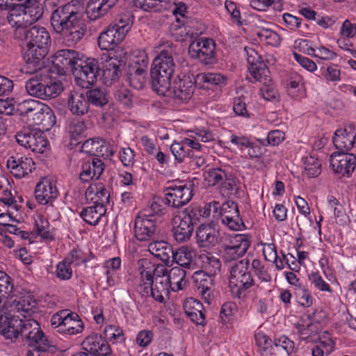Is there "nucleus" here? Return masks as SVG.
Wrapping results in <instances>:
<instances>
[{
    "mask_svg": "<svg viewBox=\"0 0 356 356\" xmlns=\"http://www.w3.org/2000/svg\"><path fill=\"white\" fill-rule=\"evenodd\" d=\"M103 141L99 138H91L86 140L81 146V152L89 155L104 154Z\"/></svg>",
    "mask_w": 356,
    "mask_h": 356,
    "instance_id": "nucleus-50",
    "label": "nucleus"
},
{
    "mask_svg": "<svg viewBox=\"0 0 356 356\" xmlns=\"http://www.w3.org/2000/svg\"><path fill=\"white\" fill-rule=\"evenodd\" d=\"M254 56H257V54L252 49L251 54L248 55L247 58L251 74L257 81L261 83L270 82L272 79L268 67L263 61L255 60Z\"/></svg>",
    "mask_w": 356,
    "mask_h": 356,
    "instance_id": "nucleus-28",
    "label": "nucleus"
},
{
    "mask_svg": "<svg viewBox=\"0 0 356 356\" xmlns=\"http://www.w3.org/2000/svg\"><path fill=\"white\" fill-rule=\"evenodd\" d=\"M30 122L33 124L41 126L43 129L49 130L55 124L56 116L49 106L40 102L31 115Z\"/></svg>",
    "mask_w": 356,
    "mask_h": 356,
    "instance_id": "nucleus-23",
    "label": "nucleus"
},
{
    "mask_svg": "<svg viewBox=\"0 0 356 356\" xmlns=\"http://www.w3.org/2000/svg\"><path fill=\"white\" fill-rule=\"evenodd\" d=\"M81 172L79 174V178L83 182H88L95 179H98L104 170V162L97 158H93L92 160H86L82 161Z\"/></svg>",
    "mask_w": 356,
    "mask_h": 356,
    "instance_id": "nucleus-24",
    "label": "nucleus"
},
{
    "mask_svg": "<svg viewBox=\"0 0 356 356\" xmlns=\"http://www.w3.org/2000/svg\"><path fill=\"white\" fill-rule=\"evenodd\" d=\"M249 265V259L244 258L235 262L231 267L229 288L234 298H241L254 284V279L248 270Z\"/></svg>",
    "mask_w": 356,
    "mask_h": 356,
    "instance_id": "nucleus-3",
    "label": "nucleus"
},
{
    "mask_svg": "<svg viewBox=\"0 0 356 356\" xmlns=\"http://www.w3.org/2000/svg\"><path fill=\"white\" fill-rule=\"evenodd\" d=\"M57 195L56 187L47 178L42 179L35 186V197L40 204H48L55 200Z\"/></svg>",
    "mask_w": 356,
    "mask_h": 356,
    "instance_id": "nucleus-25",
    "label": "nucleus"
},
{
    "mask_svg": "<svg viewBox=\"0 0 356 356\" xmlns=\"http://www.w3.org/2000/svg\"><path fill=\"white\" fill-rule=\"evenodd\" d=\"M38 346L39 344L29 345L31 349L27 351L26 356H45L47 354L52 355L57 351L56 346L50 340H48V343L43 348L38 347Z\"/></svg>",
    "mask_w": 356,
    "mask_h": 356,
    "instance_id": "nucleus-55",
    "label": "nucleus"
},
{
    "mask_svg": "<svg viewBox=\"0 0 356 356\" xmlns=\"http://www.w3.org/2000/svg\"><path fill=\"white\" fill-rule=\"evenodd\" d=\"M165 267L163 265H156L147 259L138 261V271L140 273V284L138 291L143 296H149V288L153 283L154 277L163 273Z\"/></svg>",
    "mask_w": 356,
    "mask_h": 356,
    "instance_id": "nucleus-11",
    "label": "nucleus"
},
{
    "mask_svg": "<svg viewBox=\"0 0 356 356\" xmlns=\"http://www.w3.org/2000/svg\"><path fill=\"white\" fill-rule=\"evenodd\" d=\"M17 323V337L21 335L28 345L39 344L38 347L43 348L48 343V337L42 330L39 323L32 318H20Z\"/></svg>",
    "mask_w": 356,
    "mask_h": 356,
    "instance_id": "nucleus-6",
    "label": "nucleus"
},
{
    "mask_svg": "<svg viewBox=\"0 0 356 356\" xmlns=\"http://www.w3.org/2000/svg\"><path fill=\"white\" fill-rule=\"evenodd\" d=\"M227 236L213 222L202 224L196 231L197 241L201 247L211 248L221 244Z\"/></svg>",
    "mask_w": 356,
    "mask_h": 356,
    "instance_id": "nucleus-12",
    "label": "nucleus"
},
{
    "mask_svg": "<svg viewBox=\"0 0 356 356\" xmlns=\"http://www.w3.org/2000/svg\"><path fill=\"white\" fill-rule=\"evenodd\" d=\"M67 106L70 112L76 116L86 115L90 108L86 94L78 90L72 91L69 95Z\"/></svg>",
    "mask_w": 356,
    "mask_h": 356,
    "instance_id": "nucleus-27",
    "label": "nucleus"
},
{
    "mask_svg": "<svg viewBox=\"0 0 356 356\" xmlns=\"http://www.w3.org/2000/svg\"><path fill=\"white\" fill-rule=\"evenodd\" d=\"M250 246L248 235L234 234H227L221 243L222 259L225 263L237 261L243 257Z\"/></svg>",
    "mask_w": 356,
    "mask_h": 356,
    "instance_id": "nucleus-5",
    "label": "nucleus"
},
{
    "mask_svg": "<svg viewBox=\"0 0 356 356\" xmlns=\"http://www.w3.org/2000/svg\"><path fill=\"white\" fill-rule=\"evenodd\" d=\"M86 95L88 99L89 105L92 104L102 108L107 105L109 102L108 94L104 90L97 88L88 90Z\"/></svg>",
    "mask_w": 356,
    "mask_h": 356,
    "instance_id": "nucleus-43",
    "label": "nucleus"
},
{
    "mask_svg": "<svg viewBox=\"0 0 356 356\" xmlns=\"http://www.w3.org/2000/svg\"><path fill=\"white\" fill-rule=\"evenodd\" d=\"M92 195H94L91 200L95 204L106 207V204L109 203L110 194L102 184H91L87 188L86 195L90 197Z\"/></svg>",
    "mask_w": 356,
    "mask_h": 356,
    "instance_id": "nucleus-35",
    "label": "nucleus"
},
{
    "mask_svg": "<svg viewBox=\"0 0 356 356\" xmlns=\"http://www.w3.org/2000/svg\"><path fill=\"white\" fill-rule=\"evenodd\" d=\"M140 58V60L134 61L136 65L130 68L127 75L129 86L137 90L143 88L147 76V56L145 53H143Z\"/></svg>",
    "mask_w": 356,
    "mask_h": 356,
    "instance_id": "nucleus-19",
    "label": "nucleus"
},
{
    "mask_svg": "<svg viewBox=\"0 0 356 356\" xmlns=\"http://www.w3.org/2000/svg\"><path fill=\"white\" fill-rule=\"evenodd\" d=\"M197 81L207 83L209 86H218L220 87L226 84L227 79L220 73L204 72L200 73L196 76Z\"/></svg>",
    "mask_w": 356,
    "mask_h": 356,
    "instance_id": "nucleus-45",
    "label": "nucleus"
},
{
    "mask_svg": "<svg viewBox=\"0 0 356 356\" xmlns=\"http://www.w3.org/2000/svg\"><path fill=\"white\" fill-rule=\"evenodd\" d=\"M330 163L336 173L349 176L356 167V156L353 154L338 151L331 154Z\"/></svg>",
    "mask_w": 356,
    "mask_h": 356,
    "instance_id": "nucleus-16",
    "label": "nucleus"
},
{
    "mask_svg": "<svg viewBox=\"0 0 356 356\" xmlns=\"http://www.w3.org/2000/svg\"><path fill=\"white\" fill-rule=\"evenodd\" d=\"M171 0H134L136 7L145 11H161L168 8V4Z\"/></svg>",
    "mask_w": 356,
    "mask_h": 356,
    "instance_id": "nucleus-44",
    "label": "nucleus"
},
{
    "mask_svg": "<svg viewBox=\"0 0 356 356\" xmlns=\"http://www.w3.org/2000/svg\"><path fill=\"white\" fill-rule=\"evenodd\" d=\"M63 85L61 81H49L44 83V99L55 98L63 90Z\"/></svg>",
    "mask_w": 356,
    "mask_h": 356,
    "instance_id": "nucleus-56",
    "label": "nucleus"
},
{
    "mask_svg": "<svg viewBox=\"0 0 356 356\" xmlns=\"http://www.w3.org/2000/svg\"><path fill=\"white\" fill-rule=\"evenodd\" d=\"M15 138L19 145L37 153H43L47 145L44 133L36 129H24L16 134Z\"/></svg>",
    "mask_w": 356,
    "mask_h": 356,
    "instance_id": "nucleus-9",
    "label": "nucleus"
},
{
    "mask_svg": "<svg viewBox=\"0 0 356 356\" xmlns=\"http://www.w3.org/2000/svg\"><path fill=\"white\" fill-rule=\"evenodd\" d=\"M196 81L193 75H178L166 96H171L179 104L186 102L193 97Z\"/></svg>",
    "mask_w": 356,
    "mask_h": 356,
    "instance_id": "nucleus-8",
    "label": "nucleus"
},
{
    "mask_svg": "<svg viewBox=\"0 0 356 356\" xmlns=\"http://www.w3.org/2000/svg\"><path fill=\"white\" fill-rule=\"evenodd\" d=\"M15 309L19 312L24 318H26L33 313V306L30 302L29 300L26 298H21L20 300L13 302Z\"/></svg>",
    "mask_w": 356,
    "mask_h": 356,
    "instance_id": "nucleus-59",
    "label": "nucleus"
},
{
    "mask_svg": "<svg viewBox=\"0 0 356 356\" xmlns=\"http://www.w3.org/2000/svg\"><path fill=\"white\" fill-rule=\"evenodd\" d=\"M34 162L27 156H22L19 154L10 156L7 161V168L16 178H22L32 172Z\"/></svg>",
    "mask_w": 356,
    "mask_h": 356,
    "instance_id": "nucleus-21",
    "label": "nucleus"
},
{
    "mask_svg": "<svg viewBox=\"0 0 356 356\" xmlns=\"http://www.w3.org/2000/svg\"><path fill=\"white\" fill-rule=\"evenodd\" d=\"M192 277L197 290L202 289L208 290L209 288L213 287V276L211 274H208L204 270L195 271Z\"/></svg>",
    "mask_w": 356,
    "mask_h": 356,
    "instance_id": "nucleus-47",
    "label": "nucleus"
},
{
    "mask_svg": "<svg viewBox=\"0 0 356 356\" xmlns=\"http://www.w3.org/2000/svg\"><path fill=\"white\" fill-rule=\"evenodd\" d=\"M273 344L275 345V355L277 353H286L289 355L293 352L295 348L293 341L290 340L285 335L275 337L273 339Z\"/></svg>",
    "mask_w": 356,
    "mask_h": 356,
    "instance_id": "nucleus-49",
    "label": "nucleus"
},
{
    "mask_svg": "<svg viewBox=\"0 0 356 356\" xmlns=\"http://www.w3.org/2000/svg\"><path fill=\"white\" fill-rule=\"evenodd\" d=\"M257 35L261 41L272 46H278L281 42L280 35L277 33L268 29H262L257 31Z\"/></svg>",
    "mask_w": 356,
    "mask_h": 356,
    "instance_id": "nucleus-58",
    "label": "nucleus"
},
{
    "mask_svg": "<svg viewBox=\"0 0 356 356\" xmlns=\"http://www.w3.org/2000/svg\"><path fill=\"white\" fill-rule=\"evenodd\" d=\"M134 19L132 13L127 11L120 13L110 24L125 38L132 26Z\"/></svg>",
    "mask_w": 356,
    "mask_h": 356,
    "instance_id": "nucleus-37",
    "label": "nucleus"
},
{
    "mask_svg": "<svg viewBox=\"0 0 356 356\" xmlns=\"http://www.w3.org/2000/svg\"><path fill=\"white\" fill-rule=\"evenodd\" d=\"M39 104V101L34 99L24 100L17 105L16 111L21 116H27L28 120L31 121V115L37 109Z\"/></svg>",
    "mask_w": 356,
    "mask_h": 356,
    "instance_id": "nucleus-52",
    "label": "nucleus"
},
{
    "mask_svg": "<svg viewBox=\"0 0 356 356\" xmlns=\"http://www.w3.org/2000/svg\"><path fill=\"white\" fill-rule=\"evenodd\" d=\"M197 210L186 208L173 216L172 232L173 238L178 243L188 241L193 232L194 225L197 223Z\"/></svg>",
    "mask_w": 356,
    "mask_h": 356,
    "instance_id": "nucleus-4",
    "label": "nucleus"
},
{
    "mask_svg": "<svg viewBox=\"0 0 356 356\" xmlns=\"http://www.w3.org/2000/svg\"><path fill=\"white\" fill-rule=\"evenodd\" d=\"M122 63L123 60L111 57L107 62L106 69L102 70L101 77L102 76L106 81H115L121 74L120 67Z\"/></svg>",
    "mask_w": 356,
    "mask_h": 356,
    "instance_id": "nucleus-39",
    "label": "nucleus"
},
{
    "mask_svg": "<svg viewBox=\"0 0 356 356\" xmlns=\"http://www.w3.org/2000/svg\"><path fill=\"white\" fill-rule=\"evenodd\" d=\"M44 83L41 76L35 75L26 82V90L29 95L44 99Z\"/></svg>",
    "mask_w": 356,
    "mask_h": 356,
    "instance_id": "nucleus-40",
    "label": "nucleus"
},
{
    "mask_svg": "<svg viewBox=\"0 0 356 356\" xmlns=\"http://www.w3.org/2000/svg\"><path fill=\"white\" fill-rule=\"evenodd\" d=\"M115 99L127 108H130L133 104V94L127 88L122 87L117 90L114 93Z\"/></svg>",
    "mask_w": 356,
    "mask_h": 356,
    "instance_id": "nucleus-60",
    "label": "nucleus"
},
{
    "mask_svg": "<svg viewBox=\"0 0 356 356\" xmlns=\"http://www.w3.org/2000/svg\"><path fill=\"white\" fill-rule=\"evenodd\" d=\"M252 268L255 275L261 281L269 282L272 280V276L268 272V268L259 259H254L252 262Z\"/></svg>",
    "mask_w": 356,
    "mask_h": 356,
    "instance_id": "nucleus-57",
    "label": "nucleus"
},
{
    "mask_svg": "<svg viewBox=\"0 0 356 356\" xmlns=\"http://www.w3.org/2000/svg\"><path fill=\"white\" fill-rule=\"evenodd\" d=\"M193 184L172 186L165 191V204L173 208H180L188 204L193 196Z\"/></svg>",
    "mask_w": 356,
    "mask_h": 356,
    "instance_id": "nucleus-13",
    "label": "nucleus"
},
{
    "mask_svg": "<svg viewBox=\"0 0 356 356\" xmlns=\"http://www.w3.org/2000/svg\"><path fill=\"white\" fill-rule=\"evenodd\" d=\"M204 180L209 186L220 184L221 193L232 191L235 186V181L231 172L221 168H211L204 172Z\"/></svg>",
    "mask_w": 356,
    "mask_h": 356,
    "instance_id": "nucleus-14",
    "label": "nucleus"
},
{
    "mask_svg": "<svg viewBox=\"0 0 356 356\" xmlns=\"http://www.w3.org/2000/svg\"><path fill=\"white\" fill-rule=\"evenodd\" d=\"M134 229L135 236L138 241L154 239L159 233L156 218L152 214L140 212L135 219Z\"/></svg>",
    "mask_w": 356,
    "mask_h": 356,
    "instance_id": "nucleus-10",
    "label": "nucleus"
},
{
    "mask_svg": "<svg viewBox=\"0 0 356 356\" xmlns=\"http://www.w3.org/2000/svg\"><path fill=\"white\" fill-rule=\"evenodd\" d=\"M35 227L36 228L38 234L44 238H49L51 237L49 232V223L42 216H38L35 220Z\"/></svg>",
    "mask_w": 356,
    "mask_h": 356,
    "instance_id": "nucleus-64",
    "label": "nucleus"
},
{
    "mask_svg": "<svg viewBox=\"0 0 356 356\" xmlns=\"http://www.w3.org/2000/svg\"><path fill=\"white\" fill-rule=\"evenodd\" d=\"M164 76V72L151 68L150 77L152 89L159 95L166 96L170 89L172 74H168L166 76Z\"/></svg>",
    "mask_w": 356,
    "mask_h": 356,
    "instance_id": "nucleus-31",
    "label": "nucleus"
},
{
    "mask_svg": "<svg viewBox=\"0 0 356 356\" xmlns=\"http://www.w3.org/2000/svg\"><path fill=\"white\" fill-rule=\"evenodd\" d=\"M148 251L155 257L168 265L170 262L174 250L172 246L166 241H156L149 244Z\"/></svg>",
    "mask_w": 356,
    "mask_h": 356,
    "instance_id": "nucleus-32",
    "label": "nucleus"
},
{
    "mask_svg": "<svg viewBox=\"0 0 356 356\" xmlns=\"http://www.w3.org/2000/svg\"><path fill=\"white\" fill-rule=\"evenodd\" d=\"M67 129L71 138L78 140L86 130V126L83 120L74 118L69 121Z\"/></svg>",
    "mask_w": 356,
    "mask_h": 356,
    "instance_id": "nucleus-51",
    "label": "nucleus"
},
{
    "mask_svg": "<svg viewBox=\"0 0 356 356\" xmlns=\"http://www.w3.org/2000/svg\"><path fill=\"white\" fill-rule=\"evenodd\" d=\"M24 14L23 8L17 6L10 8L7 15L8 22L10 26L22 29L23 34L24 30L30 26Z\"/></svg>",
    "mask_w": 356,
    "mask_h": 356,
    "instance_id": "nucleus-36",
    "label": "nucleus"
},
{
    "mask_svg": "<svg viewBox=\"0 0 356 356\" xmlns=\"http://www.w3.org/2000/svg\"><path fill=\"white\" fill-rule=\"evenodd\" d=\"M175 67L172 49H163L154 59L151 68L164 72L166 76L168 74H173Z\"/></svg>",
    "mask_w": 356,
    "mask_h": 356,
    "instance_id": "nucleus-30",
    "label": "nucleus"
},
{
    "mask_svg": "<svg viewBox=\"0 0 356 356\" xmlns=\"http://www.w3.org/2000/svg\"><path fill=\"white\" fill-rule=\"evenodd\" d=\"M195 252L188 247L182 246L177 249L176 252L173 251V255L170 262L175 261L179 266L187 269L194 267L193 257Z\"/></svg>",
    "mask_w": 356,
    "mask_h": 356,
    "instance_id": "nucleus-34",
    "label": "nucleus"
},
{
    "mask_svg": "<svg viewBox=\"0 0 356 356\" xmlns=\"http://www.w3.org/2000/svg\"><path fill=\"white\" fill-rule=\"evenodd\" d=\"M188 54L203 65L212 64L216 60V42L207 38L193 40L189 44Z\"/></svg>",
    "mask_w": 356,
    "mask_h": 356,
    "instance_id": "nucleus-7",
    "label": "nucleus"
},
{
    "mask_svg": "<svg viewBox=\"0 0 356 356\" xmlns=\"http://www.w3.org/2000/svg\"><path fill=\"white\" fill-rule=\"evenodd\" d=\"M170 286L165 268V270H163V273L154 277V280L149 288V295L159 302H163L165 297L169 296Z\"/></svg>",
    "mask_w": 356,
    "mask_h": 356,
    "instance_id": "nucleus-22",
    "label": "nucleus"
},
{
    "mask_svg": "<svg viewBox=\"0 0 356 356\" xmlns=\"http://www.w3.org/2000/svg\"><path fill=\"white\" fill-rule=\"evenodd\" d=\"M111 8L102 0H91L86 8L88 17L91 20H95L104 16Z\"/></svg>",
    "mask_w": 356,
    "mask_h": 356,
    "instance_id": "nucleus-42",
    "label": "nucleus"
},
{
    "mask_svg": "<svg viewBox=\"0 0 356 356\" xmlns=\"http://www.w3.org/2000/svg\"><path fill=\"white\" fill-rule=\"evenodd\" d=\"M170 150L175 160L179 163L184 162L187 157L192 158L193 156V152L187 148L184 140L181 142L172 143L170 146Z\"/></svg>",
    "mask_w": 356,
    "mask_h": 356,
    "instance_id": "nucleus-46",
    "label": "nucleus"
},
{
    "mask_svg": "<svg viewBox=\"0 0 356 356\" xmlns=\"http://www.w3.org/2000/svg\"><path fill=\"white\" fill-rule=\"evenodd\" d=\"M83 348L95 356H107L111 353V349L101 335L93 333L87 337L82 342Z\"/></svg>",
    "mask_w": 356,
    "mask_h": 356,
    "instance_id": "nucleus-20",
    "label": "nucleus"
},
{
    "mask_svg": "<svg viewBox=\"0 0 356 356\" xmlns=\"http://www.w3.org/2000/svg\"><path fill=\"white\" fill-rule=\"evenodd\" d=\"M296 296L298 302L301 306L304 307H309L312 305L313 298L307 289L299 286L296 291Z\"/></svg>",
    "mask_w": 356,
    "mask_h": 356,
    "instance_id": "nucleus-63",
    "label": "nucleus"
},
{
    "mask_svg": "<svg viewBox=\"0 0 356 356\" xmlns=\"http://www.w3.org/2000/svg\"><path fill=\"white\" fill-rule=\"evenodd\" d=\"M332 142L340 152H347L350 150L356 144V127L353 124H348L344 128L337 129Z\"/></svg>",
    "mask_w": 356,
    "mask_h": 356,
    "instance_id": "nucleus-17",
    "label": "nucleus"
},
{
    "mask_svg": "<svg viewBox=\"0 0 356 356\" xmlns=\"http://www.w3.org/2000/svg\"><path fill=\"white\" fill-rule=\"evenodd\" d=\"M53 64L58 74L71 72L76 83L82 88H88L93 86L102 74V67L97 59H84L79 52L73 49L58 50L54 56Z\"/></svg>",
    "mask_w": 356,
    "mask_h": 356,
    "instance_id": "nucleus-2",
    "label": "nucleus"
},
{
    "mask_svg": "<svg viewBox=\"0 0 356 356\" xmlns=\"http://www.w3.org/2000/svg\"><path fill=\"white\" fill-rule=\"evenodd\" d=\"M45 8L51 12L50 24L54 31L70 44L79 42L86 33V26L79 0L60 4L58 0H46Z\"/></svg>",
    "mask_w": 356,
    "mask_h": 356,
    "instance_id": "nucleus-1",
    "label": "nucleus"
},
{
    "mask_svg": "<svg viewBox=\"0 0 356 356\" xmlns=\"http://www.w3.org/2000/svg\"><path fill=\"white\" fill-rule=\"evenodd\" d=\"M71 264H73V260L68 261L65 259L62 262H60L57 265L56 275L57 277L62 280H69L72 277V269L70 266Z\"/></svg>",
    "mask_w": 356,
    "mask_h": 356,
    "instance_id": "nucleus-62",
    "label": "nucleus"
},
{
    "mask_svg": "<svg viewBox=\"0 0 356 356\" xmlns=\"http://www.w3.org/2000/svg\"><path fill=\"white\" fill-rule=\"evenodd\" d=\"M23 35L27 47L49 51L50 35L45 28L33 26L24 30Z\"/></svg>",
    "mask_w": 356,
    "mask_h": 356,
    "instance_id": "nucleus-15",
    "label": "nucleus"
},
{
    "mask_svg": "<svg viewBox=\"0 0 356 356\" xmlns=\"http://www.w3.org/2000/svg\"><path fill=\"white\" fill-rule=\"evenodd\" d=\"M305 173L308 177H316L321 174V163L313 156L305 158Z\"/></svg>",
    "mask_w": 356,
    "mask_h": 356,
    "instance_id": "nucleus-53",
    "label": "nucleus"
},
{
    "mask_svg": "<svg viewBox=\"0 0 356 356\" xmlns=\"http://www.w3.org/2000/svg\"><path fill=\"white\" fill-rule=\"evenodd\" d=\"M106 208L104 206L95 204L87 207L81 211L80 216L88 225H97L100 219L105 215Z\"/></svg>",
    "mask_w": 356,
    "mask_h": 356,
    "instance_id": "nucleus-33",
    "label": "nucleus"
},
{
    "mask_svg": "<svg viewBox=\"0 0 356 356\" xmlns=\"http://www.w3.org/2000/svg\"><path fill=\"white\" fill-rule=\"evenodd\" d=\"M47 51L27 47L23 55L25 62L22 71L26 74H35L46 66L45 56Z\"/></svg>",
    "mask_w": 356,
    "mask_h": 356,
    "instance_id": "nucleus-18",
    "label": "nucleus"
},
{
    "mask_svg": "<svg viewBox=\"0 0 356 356\" xmlns=\"http://www.w3.org/2000/svg\"><path fill=\"white\" fill-rule=\"evenodd\" d=\"M183 308L185 314L194 323L203 326L206 324L204 307L200 302L193 298H187Z\"/></svg>",
    "mask_w": 356,
    "mask_h": 356,
    "instance_id": "nucleus-29",
    "label": "nucleus"
},
{
    "mask_svg": "<svg viewBox=\"0 0 356 356\" xmlns=\"http://www.w3.org/2000/svg\"><path fill=\"white\" fill-rule=\"evenodd\" d=\"M124 37L120 34L116 29L109 24L104 31H102L97 39L99 47L102 50H113L115 47L118 45Z\"/></svg>",
    "mask_w": 356,
    "mask_h": 356,
    "instance_id": "nucleus-26",
    "label": "nucleus"
},
{
    "mask_svg": "<svg viewBox=\"0 0 356 356\" xmlns=\"http://www.w3.org/2000/svg\"><path fill=\"white\" fill-rule=\"evenodd\" d=\"M255 341L258 346L261 356L275 355L273 340L263 332L255 334Z\"/></svg>",
    "mask_w": 356,
    "mask_h": 356,
    "instance_id": "nucleus-41",
    "label": "nucleus"
},
{
    "mask_svg": "<svg viewBox=\"0 0 356 356\" xmlns=\"http://www.w3.org/2000/svg\"><path fill=\"white\" fill-rule=\"evenodd\" d=\"M23 10L30 26L39 20L43 15V8L38 1L24 6Z\"/></svg>",
    "mask_w": 356,
    "mask_h": 356,
    "instance_id": "nucleus-48",
    "label": "nucleus"
},
{
    "mask_svg": "<svg viewBox=\"0 0 356 356\" xmlns=\"http://www.w3.org/2000/svg\"><path fill=\"white\" fill-rule=\"evenodd\" d=\"M104 334L113 343H122L125 341L124 332L118 326L110 325L105 327Z\"/></svg>",
    "mask_w": 356,
    "mask_h": 356,
    "instance_id": "nucleus-54",
    "label": "nucleus"
},
{
    "mask_svg": "<svg viewBox=\"0 0 356 356\" xmlns=\"http://www.w3.org/2000/svg\"><path fill=\"white\" fill-rule=\"evenodd\" d=\"M221 220L226 218H234L239 216V210L237 203L227 201L223 203L220 209Z\"/></svg>",
    "mask_w": 356,
    "mask_h": 356,
    "instance_id": "nucleus-61",
    "label": "nucleus"
},
{
    "mask_svg": "<svg viewBox=\"0 0 356 356\" xmlns=\"http://www.w3.org/2000/svg\"><path fill=\"white\" fill-rule=\"evenodd\" d=\"M68 314L65 321L63 330H61L62 333L68 334L81 333L83 330L84 325L79 316L69 310Z\"/></svg>",
    "mask_w": 356,
    "mask_h": 356,
    "instance_id": "nucleus-38",
    "label": "nucleus"
}]
</instances>
